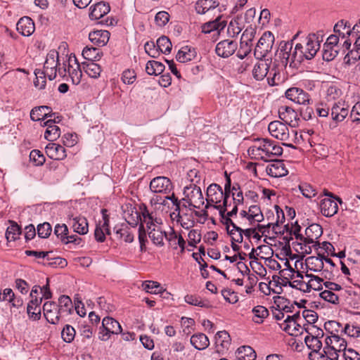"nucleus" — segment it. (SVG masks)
<instances>
[{"label": "nucleus", "instance_id": "37", "mask_svg": "<svg viewBox=\"0 0 360 360\" xmlns=\"http://www.w3.org/2000/svg\"><path fill=\"white\" fill-rule=\"evenodd\" d=\"M219 3L214 0H199L195 4V11L199 14H205L210 9L215 8Z\"/></svg>", "mask_w": 360, "mask_h": 360}, {"label": "nucleus", "instance_id": "7", "mask_svg": "<svg viewBox=\"0 0 360 360\" xmlns=\"http://www.w3.org/2000/svg\"><path fill=\"white\" fill-rule=\"evenodd\" d=\"M308 335L304 338V342L307 346L311 352L321 350L322 342L319 337L323 336V331L314 326H311L305 329Z\"/></svg>", "mask_w": 360, "mask_h": 360}, {"label": "nucleus", "instance_id": "33", "mask_svg": "<svg viewBox=\"0 0 360 360\" xmlns=\"http://www.w3.org/2000/svg\"><path fill=\"white\" fill-rule=\"evenodd\" d=\"M190 341L191 344L198 350L205 349L210 345L208 338L202 333L193 335Z\"/></svg>", "mask_w": 360, "mask_h": 360}, {"label": "nucleus", "instance_id": "35", "mask_svg": "<svg viewBox=\"0 0 360 360\" xmlns=\"http://www.w3.org/2000/svg\"><path fill=\"white\" fill-rule=\"evenodd\" d=\"M351 25L344 20L338 21L334 26L333 31L342 39L349 37Z\"/></svg>", "mask_w": 360, "mask_h": 360}, {"label": "nucleus", "instance_id": "27", "mask_svg": "<svg viewBox=\"0 0 360 360\" xmlns=\"http://www.w3.org/2000/svg\"><path fill=\"white\" fill-rule=\"evenodd\" d=\"M231 337L226 330L217 332L215 335L217 351L218 352H223L225 349H228L231 345Z\"/></svg>", "mask_w": 360, "mask_h": 360}, {"label": "nucleus", "instance_id": "58", "mask_svg": "<svg viewBox=\"0 0 360 360\" xmlns=\"http://www.w3.org/2000/svg\"><path fill=\"white\" fill-rule=\"evenodd\" d=\"M319 295L323 300H324L330 303H332L333 304H339L338 295L330 290H325L322 291L319 294Z\"/></svg>", "mask_w": 360, "mask_h": 360}, {"label": "nucleus", "instance_id": "60", "mask_svg": "<svg viewBox=\"0 0 360 360\" xmlns=\"http://www.w3.org/2000/svg\"><path fill=\"white\" fill-rule=\"evenodd\" d=\"M30 159L36 166L42 165L45 162L44 156L38 150H33L30 152Z\"/></svg>", "mask_w": 360, "mask_h": 360}, {"label": "nucleus", "instance_id": "30", "mask_svg": "<svg viewBox=\"0 0 360 360\" xmlns=\"http://www.w3.org/2000/svg\"><path fill=\"white\" fill-rule=\"evenodd\" d=\"M50 110L46 105L35 107L30 112V118L33 121H44L47 117H52L54 114H50Z\"/></svg>", "mask_w": 360, "mask_h": 360}, {"label": "nucleus", "instance_id": "16", "mask_svg": "<svg viewBox=\"0 0 360 360\" xmlns=\"http://www.w3.org/2000/svg\"><path fill=\"white\" fill-rule=\"evenodd\" d=\"M279 118L283 121L285 124L291 127L297 125V113L290 107L282 105L278 108Z\"/></svg>", "mask_w": 360, "mask_h": 360}, {"label": "nucleus", "instance_id": "57", "mask_svg": "<svg viewBox=\"0 0 360 360\" xmlns=\"http://www.w3.org/2000/svg\"><path fill=\"white\" fill-rule=\"evenodd\" d=\"M325 329L330 332V333L332 335L338 334L340 332L341 330L343 328H342V325L340 323L336 321H328L325 323Z\"/></svg>", "mask_w": 360, "mask_h": 360}, {"label": "nucleus", "instance_id": "34", "mask_svg": "<svg viewBox=\"0 0 360 360\" xmlns=\"http://www.w3.org/2000/svg\"><path fill=\"white\" fill-rule=\"evenodd\" d=\"M226 25L224 20H221V18L218 17L213 21H210L205 23L202 26V32L204 33H210L212 31H220L223 30Z\"/></svg>", "mask_w": 360, "mask_h": 360}, {"label": "nucleus", "instance_id": "36", "mask_svg": "<svg viewBox=\"0 0 360 360\" xmlns=\"http://www.w3.org/2000/svg\"><path fill=\"white\" fill-rule=\"evenodd\" d=\"M236 354L238 360H255L257 357L256 352L250 346L240 347L237 349Z\"/></svg>", "mask_w": 360, "mask_h": 360}, {"label": "nucleus", "instance_id": "13", "mask_svg": "<svg viewBox=\"0 0 360 360\" xmlns=\"http://www.w3.org/2000/svg\"><path fill=\"white\" fill-rule=\"evenodd\" d=\"M300 314L293 316H288L284 321L280 323L281 328L290 335L297 336L302 330L301 326L297 323V319H300Z\"/></svg>", "mask_w": 360, "mask_h": 360}, {"label": "nucleus", "instance_id": "62", "mask_svg": "<svg viewBox=\"0 0 360 360\" xmlns=\"http://www.w3.org/2000/svg\"><path fill=\"white\" fill-rule=\"evenodd\" d=\"M146 52L152 58H158L160 56V51L153 41H147L144 45Z\"/></svg>", "mask_w": 360, "mask_h": 360}, {"label": "nucleus", "instance_id": "43", "mask_svg": "<svg viewBox=\"0 0 360 360\" xmlns=\"http://www.w3.org/2000/svg\"><path fill=\"white\" fill-rule=\"evenodd\" d=\"M115 233L119 238L123 239L126 243L133 242L134 235L127 225L122 224L120 228H115Z\"/></svg>", "mask_w": 360, "mask_h": 360}, {"label": "nucleus", "instance_id": "19", "mask_svg": "<svg viewBox=\"0 0 360 360\" xmlns=\"http://www.w3.org/2000/svg\"><path fill=\"white\" fill-rule=\"evenodd\" d=\"M57 121L56 118L49 119L41 123V126L46 127V129L44 133V138L49 141H54L60 136V129L56 125Z\"/></svg>", "mask_w": 360, "mask_h": 360}, {"label": "nucleus", "instance_id": "64", "mask_svg": "<svg viewBox=\"0 0 360 360\" xmlns=\"http://www.w3.org/2000/svg\"><path fill=\"white\" fill-rule=\"evenodd\" d=\"M188 245L193 248L196 247V245L200 242L201 235L198 231L193 229L190 231L188 235Z\"/></svg>", "mask_w": 360, "mask_h": 360}, {"label": "nucleus", "instance_id": "29", "mask_svg": "<svg viewBox=\"0 0 360 360\" xmlns=\"http://www.w3.org/2000/svg\"><path fill=\"white\" fill-rule=\"evenodd\" d=\"M42 298L34 297L28 303L27 307V312L30 319L34 321L40 319L41 318V308L40 304L41 303Z\"/></svg>", "mask_w": 360, "mask_h": 360}, {"label": "nucleus", "instance_id": "12", "mask_svg": "<svg viewBox=\"0 0 360 360\" xmlns=\"http://www.w3.org/2000/svg\"><path fill=\"white\" fill-rule=\"evenodd\" d=\"M150 189L155 193H168L172 189V182L167 177L157 176L151 180Z\"/></svg>", "mask_w": 360, "mask_h": 360}, {"label": "nucleus", "instance_id": "56", "mask_svg": "<svg viewBox=\"0 0 360 360\" xmlns=\"http://www.w3.org/2000/svg\"><path fill=\"white\" fill-rule=\"evenodd\" d=\"M252 44L247 41H240V47L237 52V56L240 59H243L246 57L252 51Z\"/></svg>", "mask_w": 360, "mask_h": 360}, {"label": "nucleus", "instance_id": "18", "mask_svg": "<svg viewBox=\"0 0 360 360\" xmlns=\"http://www.w3.org/2000/svg\"><path fill=\"white\" fill-rule=\"evenodd\" d=\"M300 32H297L290 41H281L279 50L277 51V56L281 59L282 65L285 67L289 63L290 51H292L293 41L297 38Z\"/></svg>", "mask_w": 360, "mask_h": 360}, {"label": "nucleus", "instance_id": "25", "mask_svg": "<svg viewBox=\"0 0 360 360\" xmlns=\"http://www.w3.org/2000/svg\"><path fill=\"white\" fill-rule=\"evenodd\" d=\"M325 342L326 346L336 351L344 352L347 349L346 340L338 334L327 337Z\"/></svg>", "mask_w": 360, "mask_h": 360}, {"label": "nucleus", "instance_id": "51", "mask_svg": "<svg viewBox=\"0 0 360 360\" xmlns=\"http://www.w3.org/2000/svg\"><path fill=\"white\" fill-rule=\"evenodd\" d=\"M306 276L310 278L309 281L307 283L308 288L307 292H309L311 289H314L315 290H320L322 289L321 283L323 282L322 278L312 274H307Z\"/></svg>", "mask_w": 360, "mask_h": 360}, {"label": "nucleus", "instance_id": "42", "mask_svg": "<svg viewBox=\"0 0 360 360\" xmlns=\"http://www.w3.org/2000/svg\"><path fill=\"white\" fill-rule=\"evenodd\" d=\"M142 288L143 290L149 293L162 294L166 292V290L163 289L159 283L153 281L143 282Z\"/></svg>", "mask_w": 360, "mask_h": 360}, {"label": "nucleus", "instance_id": "22", "mask_svg": "<svg viewBox=\"0 0 360 360\" xmlns=\"http://www.w3.org/2000/svg\"><path fill=\"white\" fill-rule=\"evenodd\" d=\"M322 233V227L318 224H312L305 230L306 237L303 238V243L304 244L315 243V240L318 239Z\"/></svg>", "mask_w": 360, "mask_h": 360}, {"label": "nucleus", "instance_id": "11", "mask_svg": "<svg viewBox=\"0 0 360 360\" xmlns=\"http://www.w3.org/2000/svg\"><path fill=\"white\" fill-rule=\"evenodd\" d=\"M238 49L236 41L224 39L219 41L215 47V52L218 56L226 58L232 56Z\"/></svg>", "mask_w": 360, "mask_h": 360}, {"label": "nucleus", "instance_id": "4", "mask_svg": "<svg viewBox=\"0 0 360 360\" xmlns=\"http://www.w3.org/2000/svg\"><path fill=\"white\" fill-rule=\"evenodd\" d=\"M323 38L324 34L322 31L308 34L305 39L304 46L302 44V49H301L304 60H311L316 56Z\"/></svg>", "mask_w": 360, "mask_h": 360}, {"label": "nucleus", "instance_id": "41", "mask_svg": "<svg viewBox=\"0 0 360 360\" xmlns=\"http://www.w3.org/2000/svg\"><path fill=\"white\" fill-rule=\"evenodd\" d=\"M252 312L253 314L252 321L256 323H263L264 319L269 316L268 309L262 305L255 307Z\"/></svg>", "mask_w": 360, "mask_h": 360}, {"label": "nucleus", "instance_id": "6", "mask_svg": "<svg viewBox=\"0 0 360 360\" xmlns=\"http://www.w3.org/2000/svg\"><path fill=\"white\" fill-rule=\"evenodd\" d=\"M99 339L107 341L111 335H117L122 333L120 323L112 317H105L102 321V327L100 328Z\"/></svg>", "mask_w": 360, "mask_h": 360}, {"label": "nucleus", "instance_id": "21", "mask_svg": "<svg viewBox=\"0 0 360 360\" xmlns=\"http://www.w3.org/2000/svg\"><path fill=\"white\" fill-rule=\"evenodd\" d=\"M349 108L345 103H335L330 108L332 119L335 122H342L348 115Z\"/></svg>", "mask_w": 360, "mask_h": 360}, {"label": "nucleus", "instance_id": "39", "mask_svg": "<svg viewBox=\"0 0 360 360\" xmlns=\"http://www.w3.org/2000/svg\"><path fill=\"white\" fill-rule=\"evenodd\" d=\"M84 72L92 78H98L101 72L99 65L94 61H87L82 63Z\"/></svg>", "mask_w": 360, "mask_h": 360}, {"label": "nucleus", "instance_id": "40", "mask_svg": "<svg viewBox=\"0 0 360 360\" xmlns=\"http://www.w3.org/2000/svg\"><path fill=\"white\" fill-rule=\"evenodd\" d=\"M150 229L148 236L152 242L157 246L162 247L165 245L164 238H165L166 232L155 227Z\"/></svg>", "mask_w": 360, "mask_h": 360}, {"label": "nucleus", "instance_id": "5", "mask_svg": "<svg viewBox=\"0 0 360 360\" xmlns=\"http://www.w3.org/2000/svg\"><path fill=\"white\" fill-rule=\"evenodd\" d=\"M274 44V36L269 32H265L259 39L255 51L254 55L256 58L262 60L266 57L271 51Z\"/></svg>", "mask_w": 360, "mask_h": 360}, {"label": "nucleus", "instance_id": "47", "mask_svg": "<svg viewBox=\"0 0 360 360\" xmlns=\"http://www.w3.org/2000/svg\"><path fill=\"white\" fill-rule=\"evenodd\" d=\"M195 57V51L188 46L181 48L176 56V60L180 63H186L191 60Z\"/></svg>", "mask_w": 360, "mask_h": 360}, {"label": "nucleus", "instance_id": "52", "mask_svg": "<svg viewBox=\"0 0 360 360\" xmlns=\"http://www.w3.org/2000/svg\"><path fill=\"white\" fill-rule=\"evenodd\" d=\"M141 209L144 222L146 223L148 229H150L152 226H155L154 221L157 224L160 223L159 219L154 218L153 213H150L145 205Z\"/></svg>", "mask_w": 360, "mask_h": 360}, {"label": "nucleus", "instance_id": "59", "mask_svg": "<svg viewBox=\"0 0 360 360\" xmlns=\"http://www.w3.org/2000/svg\"><path fill=\"white\" fill-rule=\"evenodd\" d=\"M299 189L302 195L307 198H311L316 195V189L309 184L304 183L299 186Z\"/></svg>", "mask_w": 360, "mask_h": 360}, {"label": "nucleus", "instance_id": "24", "mask_svg": "<svg viewBox=\"0 0 360 360\" xmlns=\"http://www.w3.org/2000/svg\"><path fill=\"white\" fill-rule=\"evenodd\" d=\"M45 150L48 157L53 160H63L66 157L64 147L53 141L46 146Z\"/></svg>", "mask_w": 360, "mask_h": 360}, {"label": "nucleus", "instance_id": "17", "mask_svg": "<svg viewBox=\"0 0 360 360\" xmlns=\"http://www.w3.org/2000/svg\"><path fill=\"white\" fill-rule=\"evenodd\" d=\"M335 199L324 198L321 201V211L325 217H331L338 212V206L336 201L342 203V200L340 198H335Z\"/></svg>", "mask_w": 360, "mask_h": 360}, {"label": "nucleus", "instance_id": "26", "mask_svg": "<svg viewBox=\"0 0 360 360\" xmlns=\"http://www.w3.org/2000/svg\"><path fill=\"white\" fill-rule=\"evenodd\" d=\"M89 39L94 44L103 46L110 39V32L107 30H95L89 33Z\"/></svg>", "mask_w": 360, "mask_h": 360}, {"label": "nucleus", "instance_id": "28", "mask_svg": "<svg viewBox=\"0 0 360 360\" xmlns=\"http://www.w3.org/2000/svg\"><path fill=\"white\" fill-rule=\"evenodd\" d=\"M68 68L67 70V72H68V75L72 80V82L74 84H78L81 82V79L82 77V72L80 69V65L79 63H77V59L75 58L73 61L75 62V66L71 65V62L72 60L71 58L68 59Z\"/></svg>", "mask_w": 360, "mask_h": 360}, {"label": "nucleus", "instance_id": "46", "mask_svg": "<svg viewBox=\"0 0 360 360\" xmlns=\"http://www.w3.org/2000/svg\"><path fill=\"white\" fill-rule=\"evenodd\" d=\"M10 222L11 225L7 228L6 231V238L8 242L15 240L21 233V229L17 223L13 221Z\"/></svg>", "mask_w": 360, "mask_h": 360}, {"label": "nucleus", "instance_id": "48", "mask_svg": "<svg viewBox=\"0 0 360 360\" xmlns=\"http://www.w3.org/2000/svg\"><path fill=\"white\" fill-rule=\"evenodd\" d=\"M157 47L160 51V53H169L172 50V44L169 39L166 36H162L157 40Z\"/></svg>", "mask_w": 360, "mask_h": 360}, {"label": "nucleus", "instance_id": "54", "mask_svg": "<svg viewBox=\"0 0 360 360\" xmlns=\"http://www.w3.org/2000/svg\"><path fill=\"white\" fill-rule=\"evenodd\" d=\"M307 262L309 265H311L310 270L313 271H319L323 269L324 264L322 259L319 257L311 256L307 259Z\"/></svg>", "mask_w": 360, "mask_h": 360}, {"label": "nucleus", "instance_id": "14", "mask_svg": "<svg viewBox=\"0 0 360 360\" xmlns=\"http://www.w3.org/2000/svg\"><path fill=\"white\" fill-rule=\"evenodd\" d=\"M224 196V191L221 187L217 184H210L207 189V209L212 205H217L221 202Z\"/></svg>", "mask_w": 360, "mask_h": 360}, {"label": "nucleus", "instance_id": "61", "mask_svg": "<svg viewBox=\"0 0 360 360\" xmlns=\"http://www.w3.org/2000/svg\"><path fill=\"white\" fill-rule=\"evenodd\" d=\"M51 231V226L47 222L40 224L37 226L38 236L41 238H48L50 236Z\"/></svg>", "mask_w": 360, "mask_h": 360}, {"label": "nucleus", "instance_id": "49", "mask_svg": "<svg viewBox=\"0 0 360 360\" xmlns=\"http://www.w3.org/2000/svg\"><path fill=\"white\" fill-rule=\"evenodd\" d=\"M184 300L186 303L191 305L198 306L205 308H209L210 307L208 301L202 300L200 297L193 295H186Z\"/></svg>", "mask_w": 360, "mask_h": 360}, {"label": "nucleus", "instance_id": "8", "mask_svg": "<svg viewBox=\"0 0 360 360\" xmlns=\"http://www.w3.org/2000/svg\"><path fill=\"white\" fill-rule=\"evenodd\" d=\"M186 198L184 200H186L189 206H192L195 208H200L204 205V198L199 186L196 185H191L189 187H186L184 190Z\"/></svg>", "mask_w": 360, "mask_h": 360}, {"label": "nucleus", "instance_id": "2", "mask_svg": "<svg viewBox=\"0 0 360 360\" xmlns=\"http://www.w3.org/2000/svg\"><path fill=\"white\" fill-rule=\"evenodd\" d=\"M252 75L257 80H262L266 77L268 84L271 86L278 85L283 81L281 70L276 64V61L274 62L272 67L266 61H259L253 68Z\"/></svg>", "mask_w": 360, "mask_h": 360}, {"label": "nucleus", "instance_id": "1", "mask_svg": "<svg viewBox=\"0 0 360 360\" xmlns=\"http://www.w3.org/2000/svg\"><path fill=\"white\" fill-rule=\"evenodd\" d=\"M248 155L255 160L266 162L283 153V148L274 141L269 139H259L248 150Z\"/></svg>", "mask_w": 360, "mask_h": 360}, {"label": "nucleus", "instance_id": "63", "mask_svg": "<svg viewBox=\"0 0 360 360\" xmlns=\"http://www.w3.org/2000/svg\"><path fill=\"white\" fill-rule=\"evenodd\" d=\"M98 54V49L96 48H89L86 46L82 51V56L88 61H94L96 59Z\"/></svg>", "mask_w": 360, "mask_h": 360}, {"label": "nucleus", "instance_id": "38", "mask_svg": "<svg viewBox=\"0 0 360 360\" xmlns=\"http://www.w3.org/2000/svg\"><path fill=\"white\" fill-rule=\"evenodd\" d=\"M72 302L68 295H61L58 299V308L60 314H70L72 311Z\"/></svg>", "mask_w": 360, "mask_h": 360}, {"label": "nucleus", "instance_id": "50", "mask_svg": "<svg viewBox=\"0 0 360 360\" xmlns=\"http://www.w3.org/2000/svg\"><path fill=\"white\" fill-rule=\"evenodd\" d=\"M339 51L340 49L338 47L323 44L322 53L323 59L328 62L333 60L338 56Z\"/></svg>", "mask_w": 360, "mask_h": 360}, {"label": "nucleus", "instance_id": "31", "mask_svg": "<svg viewBox=\"0 0 360 360\" xmlns=\"http://www.w3.org/2000/svg\"><path fill=\"white\" fill-rule=\"evenodd\" d=\"M110 11V6L101 1L95 4L93 8L91 7L89 17L91 20H99L108 13Z\"/></svg>", "mask_w": 360, "mask_h": 360}, {"label": "nucleus", "instance_id": "20", "mask_svg": "<svg viewBox=\"0 0 360 360\" xmlns=\"http://www.w3.org/2000/svg\"><path fill=\"white\" fill-rule=\"evenodd\" d=\"M266 172L268 175L274 178L282 177L288 174V170L285 167L283 160H275L269 164L266 168Z\"/></svg>", "mask_w": 360, "mask_h": 360}, {"label": "nucleus", "instance_id": "10", "mask_svg": "<svg viewBox=\"0 0 360 360\" xmlns=\"http://www.w3.org/2000/svg\"><path fill=\"white\" fill-rule=\"evenodd\" d=\"M270 134L277 139L288 141L290 139V131L285 124L280 121H273L268 127Z\"/></svg>", "mask_w": 360, "mask_h": 360}, {"label": "nucleus", "instance_id": "9", "mask_svg": "<svg viewBox=\"0 0 360 360\" xmlns=\"http://www.w3.org/2000/svg\"><path fill=\"white\" fill-rule=\"evenodd\" d=\"M285 95L288 99L300 105H308L312 103L309 94L297 87L288 89L285 91Z\"/></svg>", "mask_w": 360, "mask_h": 360}, {"label": "nucleus", "instance_id": "53", "mask_svg": "<svg viewBox=\"0 0 360 360\" xmlns=\"http://www.w3.org/2000/svg\"><path fill=\"white\" fill-rule=\"evenodd\" d=\"M75 330L70 325H65L61 332V337L63 340L68 343L73 341L75 337Z\"/></svg>", "mask_w": 360, "mask_h": 360}, {"label": "nucleus", "instance_id": "45", "mask_svg": "<svg viewBox=\"0 0 360 360\" xmlns=\"http://www.w3.org/2000/svg\"><path fill=\"white\" fill-rule=\"evenodd\" d=\"M302 44H297L293 49H292V51H290V55L289 57V63L290 66H292V63H300L302 61H304L303 55L302 53Z\"/></svg>", "mask_w": 360, "mask_h": 360}, {"label": "nucleus", "instance_id": "15", "mask_svg": "<svg viewBox=\"0 0 360 360\" xmlns=\"http://www.w3.org/2000/svg\"><path fill=\"white\" fill-rule=\"evenodd\" d=\"M43 312L45 319L51 324H56L61 315L58 305L53 302H46L43 306Z\"/></svg>", "mask_w": 360, "mask_h": 360}, {"label": "nucleus", "instance_id": "3", "mask_svg": "<svg viewBox=\"0 0 360 360\" xmlns=\"http://www.w3.org/2000/svg\"><path fill=\"white\" fill-rule=\"evenodd\" d=\"M59 63V54L56 50H51L47 56L44 64V70L40 73L46 76L49 80H53L56 77L57 72L60 77H65L67 73L66 64L63 63V68H58Z\"/></svg>", "mask_w": 360, "mask_h": 360}, {"label": "nucleus", "instance_id": "55", "mask_svg": "<svg viewBox=\"0 0 360 360\" xmlns=\"http://www.w3.org/2000/svg\"><path fill=\"white\" fill-rule=\"evenodd\" d=\"M249 217L252 219V221L261 222L263 221L264 216L260 207L256 205H251L249 207Z\"/></svg>", "mask_w": 360, "mask_h": 360}, {"label": "nucleus", "instance_id": "44", "mask_svg": "<svg viewBox=\"0 0 360 360\" xmlns=\"http://www.w3.org/2000/svg\"><path fill=\"white\" fill-rule=\"evenodd\" d=\"M165 70V65L158 61L149 60L146 65V71L150 75H158Z\"/></svg>", "mask_w": 360, "mask_h": 360}, {"label": "nucleus", "instance_id": "32", "mask_svg": "<svg viewBox=\"0 0 360 360\" xmlns=\"http://www.w3.org/2000/svg\"><path fill=\"white\" fill-rule=\"evenodd\" d=\"M70 224L75 232L84 235L88 233V222L85 217L77 216L70 219Z\"/></svg>", "mask_w": 360, "mask_h": 360}, {"label": "nucleus", "instance_id": "23", "mask_svg": "<svg viewBox=\"0 0 360 360\" xmlns=\"http://www.w3.org/2000/svg\"><path fill=\"white\" fill-rule=\"evenodd\" d=\"M16 28L17 30L25 37L30 36L35 30L33 20L30 18L26 16L21 18L18 20L16 25Z\"/></svg>", "mask_w": 360, "mask_h": 360}]
</instances>
